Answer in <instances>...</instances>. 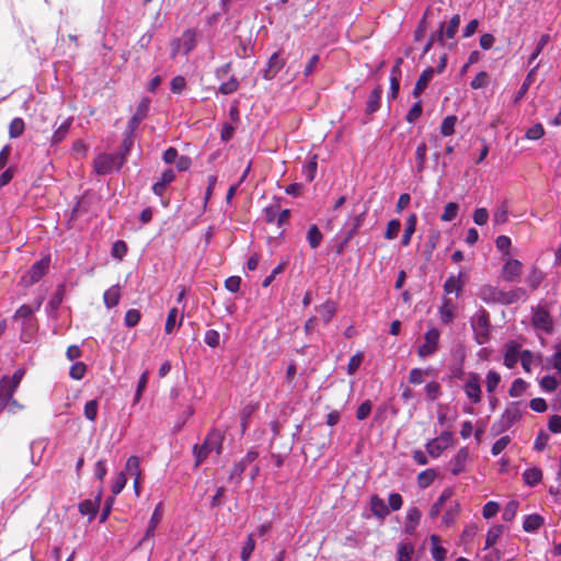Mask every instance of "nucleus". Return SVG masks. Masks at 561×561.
<instances>
[{
  "label": "nucleus",
  "mask_w": 561,
  "mask_h": 561,
  "mask_svg": "<svg viewBox=\"0 0 561 561\" xmlns=\"http://www.w3.org/2000/svg\"><path fill=\"white\" fill-rule=\"evenodd\" d=\"M224 437L219 431H210L202 445H195L193 454L195 456V466H199L211 453L220 455L222 450Z\"/></svg>",
  "instance_id": "obj_1"
},
{
  "label": "nucleus",
  "mask_w": 561,
  "mask_h": 561,
  "mask_svg": "<svg viewBox=\"0 0 561 561\" xmlns=\"http://www.w3.org/2000/svg\"><path fill=\"white\" fill-rule=\"evenodd\" d=\"M471 327L478 344H484L490 339L489 313L485 310L478 311L471 319Z\"/></svg>",
  "instance_id": "obj_2"
},
{
  "label": "nucleus",
  "mask_w": 561,
  "mask_h": 561,
  "mask_svg": "<svg viewBox=\"0 0 561 561\" xmlns=\"http://www.w3.org/2000/svg\"><path fill=\"white\" fill-rule=\"evenodd\" d=\"M124 164V156L102 153L94 160V169L98 174H108L114 170H119Z\"/></svg>",
  "instance_id": "obj_3"
},
{
  "label": "nucleus",
  "mask_w": 561,
  "mask_h": 561,
  "mask_svg": "<svg viewBox=\"0 0 561 561\" xmlns=\"http://www.w3.org/2000/svg\"><path fill=\"white\" fill-rule=\"evenodd\" d=\"M468 400L472 404L481 402L482 389L480 376L477 373H468L462 387Z\"/></svg>",
  "instance_id": "obj_4"
},
{
  "label": "nucleus",
  "mask_w": 561,
  "mask_h": 561,
  "mask_svg": "<svg viewBox=\"0 0 561 561\" xmlns=\"http://www.w3.org/2000/svg\"><path fill=\"white\" fill-rule=\"evenodd\" d=\"M453 444V434L449 431L443 432L438 437L426 444V450L433 458H437Z\"/></svg>",
  "instance_id": "obj_5"
},
{
  "label": "nucleus",
  "mask_w": 561,
  "mask_h": 561,
  "mask_svg": "<svg viewBox=\"0 0 561 561\" xmlns=\"http://www.w3.org/2000/svg\"><path fill=\"white\" fill-rule=\"evenodd\" d=\"M520 417V411L517 404H510L505 411L502 413L500 421L493 425V430H496L497 433L507 431L515 422H517Z\"/></svg>",
  "instance_id": "obj_6"
},
{
  "label": "nucleus",
  "mask_w": 561,
  "mask_h": 561,
  "mask_svg": "<svg viewBox=\"0 0 561 561\" xmlns=\"http://www.w3.org/2000/svg\"><path fill=\"white\" fill-rule=\"evenodd\" d=\"M49 257H45L33 264L27 274L22 277L24 285L31 286L37 283L46 274L49 267Z\"/></svg>",
  "instance_id": "obj_7"
},
{
  "label": "nucleus",
  "mask_w": 561,
  "mask_h": 561,
  "mask_svg": "<svg viewBox=\"0 0 561 561\" xmlns=\"http://www.w3.org/2000/svg\"><path fill=\"white\" fill-rule=\"evenodd\" d=\"M439 335V331L436 328H432L425 333V342L417 350L420 357H427L438 350Z\"/></svg>",
  "instance_id": "obj_8"
},
{
  "label": "nucleus",
  "mask_w": 561,
  "mask_h": 561,
  "mask_svg": "<svg viewBox=\"0 0 561 561\" xmlns=\"http://www.w3.org/2000/svg\"><path fill=\"white\" fill-rule=\"evenodd\" d=\"M533 324L536 329L542 330L546 333H551L553 328L552 319L549 312L541 308L536 307L533 311Z\"/></svg>",
  "instance_id": "obj_9"
},
{
  "label": "nucleus",
  "mask_w": 561,
  "mask_h": 561,
  "mask_svg": "<svg viewBox=\"0 0 561 561\" xmlns=\"http://www.w3.org/2000/svg\"><path fill=\"white\" fill-rule=\"evenodd\" d=\"M459 25H460V15L459 14H456L454 15L446 30H445V23H440V26H439V30L437 32V42H439L442 45H445V39L446 38H454V36L456 35L458 28H459Z\"/></svg>",
  "instance_id": "obj_10"
},
{
  "label": "nucleus",
  "mask_w": 561,
  "mask_h": 561,
  "mask_svg": "<svg viewBox=\"0 0 561 561\" xmlns=\"http://www.w3.org/2000/svg\"><path fill=\"white\" fill-rule=\"evenodd\" d=\"M478 296L486 304H502L503 289L492 285H483L479 289Z\"/></svg>",
  "instance_id": "obj_11"
},
{
  "label": "nucleus",
  "mask_w": 561,
  "mask_h": 561,
  "mask_svg": "<svg viewBox=\"0 0 561 561\" xmlns=\"http://www.w3.org/2000/svg\"><path fill=\"white\" fill-rule=\"evenodd\" d=\"M523 264L515 259L505 262L502 270V277L506 282H514L522 274Z\"/></svg>",
  "instance_id": "obj_12"
},
{
  "label": "nucleus",
  "mask_w": 561,
  "mask_h": 561,
  "mask_svg": "<svg viewBox=\"0 0 561 561\" xmlns=\"http://www.w3.org/2000/svg\"><path fill=\"white\" fill-rule=\"evenodd\" d=\"M285 60L280 57L279 53H274L267 60L266 69L263 77L266 80L273 79L284 67Z\"/></svg>",
  "instance_id": "obj_13"
},
{
  "label": "nucleus",
  "mask_w": 561,
  "mask_h": 561,
  "mask_svg": "<svg viewBox=\"0 0 561 561\" xmlns=\"http://www.w3.org/2000/svg\"><path fill=\"white\" fill-rule=\"evenodd\" d=\"M466 274L463 272H459V274L456 276V275H450L445 284H444V291L445 294L449 295L451 293H456V295L458 296L460 294V291L462 290V287L466 283Z\"/></svg>",
  "instance_id": "obj_14"
},
{
  "label": "nucleus",
  "mask_w": 561,
  "mask_h": 561,
  "mask_svg": "<svg viewBox=\"0 0 561 561\" xmlns=\"http://www.w3.org/2000/svg\"><path fill=\"white\" fill-rule=\"evenodd\" d=\"M520 345L514 341L507 343L504 348V365L513 368L520 357Z\"/></svg>",
  "instance_id": "obj_15"
},
{
  "label": "nucleus",
  "mask_w": 561,
  "mask_h": 561,
  "mask_svg": "<svg viewBox=\"0 0 561 561\" xmlns=\"http://www.w3.org/2000/svg\"><path fill=\"white\" fill-rule=\"evenodd\" d=\"M469 459V450L466 447L460 448L456 456L450 460V471L454 476L459 474L465 470L466 463Z\"/></svg>",
  "instance_id": "obj_16"
},
{
  "label": "nucleus",
  "mask_w": 561,
  "mask_h": 561,
  "mask_svg": "<svg viewBox=\"0 0 561 561\" xmlns=\"http://www.w3.org/2000/svg\"><path fill=\"white\" fill-rule=\"evenodd\" d=\"M366 215L367 210H363L346 222V225L351 226V228L345 234L343 244L350 242L357 234L358 229L363 226L366 219Z\"/></svg>",
  "instance_id": "obj_17"
},
{
  "label": "nucleus",
  "mask_w": 561,
  "mask_h": 561,
  "mask_svg": "<svg viewBox=\"0 0 561 561\" xmlns=\"http://www.w3.org/2000/svg\"><path fill=\"white\" fill-rule=\"evenodd\" d=\"M16 387L9 382V377H3L0 380V404L1 408H7L10 400L12 399Z\"/></svg>",
  "instance_id": "obj_18"
},
{
  "label": "nucleus",
  "mask_w": 561,
  "mask_h": 561,
  "mask_svg": "<svg viewBox=\"0 0 561 561\" xmlns=\"http://www.w3.org/2000/svg\"><path fill=\"white\" fill-rule=\"evenodd\" d=\"M100 502H101V492H99V494L95 496L94 500H84L83 502H81L79 504V512L82 515H87V516H89L90 519H92L98 513Z\"/></svg>",
  "instance_id": "obj_19"
},
{
  "label": "nucleus",
  "mask_w": 561,
  "mask_h": 561,
  "mask_svg": "<svg viewBox=\"0 0 561 561\" xmlns=\"http://www.w3.org/2000/svg\"><path fill=\"white\" fill-rule=\"evenodd\" d=\"M175 179V173L172 169H168L165 170L161 178L159 179V181H157L153 185H152V191L156 195H159L161 196L164 191H165V187L172 183Z\"/></svg>",
  "instance_id": "obj_20"
},
{
  "label": "nucleus",
  "mask_w": 561,
  "mask_h": 561,
  "mask_svg": "<svg viewBox=\"0 0 561 561\" xmlns=\"http://www.w3.org/2000/svg\"><path fill=\"white\" fill-rule=\"evenodd\" d=\"M417 224V216L416 214L412 213L408 216L405 224H404V232L401 239V243L403 247H408L411 243V239L413 233L415 232Z\"/></svg>",
  "instance_id": "obj_21"
},
{
  "label": "nucleus",
  "mask_w": 561,
  "mask_h": 561,
  "mask_svg": "<svg viewBox=\"0 0 561 561\" xmlns=\"http://www.w3.org/2000/svg\"><path fill=\"white\" fill-rule=\"evenodd\" d=\"M401 62H402L401 58L397 59L396 65L393 66V68L391 70L389 96L392 99L397 98L399 88H400V76H401L400 65H401Z\"/></svg>",
  "instance_id": "obj_22"
},
{
  "label": "nucleus",
  "mask_w": 561,
  "mask_h": 561,
  "mask_svg": "<svg viewBox=\"0 0 561 561\" xmlns=\"http://www.w3.org/2000/svg\"><path fill=\"white\" fill-rule=\"evenodd\" d=\"M526 298L527 291L522 287H517L508 291L503 290L502 305H512L517 301L525 300Z\"/></svg>",
  "instance_id": "obj_23"
},
{
  "label": "nucleus",
  "mask_w": 561,
  "mask_h": 561,
  "mask_svg": "<svg viewBox=\"0 0 561 561\" xmlns=\"http://www.w3.org/2000/svg\"><path fill=\"white\" fill-rule=\"evenodd\" d=\"M370 510L373 514L378 518H385L390 513V510L386 502L378 495L371 496Z\"/></svg>",
  "instance_id": "obj_24"
},
{
  "label": "nucleus",
  "mask_w": 561,
  "mask_h": 561,
  "mask_svg": "<svg viewBox=\"0 0 561 561\" xmlns=\"http://www.w3.org/2000/svg\"><path fill=\"white\" fill-rule=\"evenodd\" d=\"M182 321H183V314L179 313V310L176 308H172L169 313H168V317H167V321H165V327H164V330H165V333L170 334L173 332V330L175 328H180L182 325Z\"/></svg>",
  "instance_id": "obj_25"
},
{
  "label": "nucleus",
  "mask_w": 561,
  "mask_h": 561,
  "mask_svg": "<svg viewBox=\"0 0 561 561\" xmlns=\"http://www.w3.org/2000/svg\"><path fill=\"white\" fill-rule=\"evenodd\" d=\"M420 518L421 512L419 511V508L415 506L410 507L407 512L405 517V531L412 534L415 530L416 526L419 525Z\"/></svg>",
  "instance_id": "obj_26"
},
{
  "label": "nucleus",
  "mask_w": 561,
  "mask_h": 561,
  "mask_svg": "<svg viewBox=\"0 0 561 561\" xmlns=\"http://www.w3.org/2000/svg\"><path fill=\"white\" fill-rule=\"evenodd\" d=\"M382 89L381 87H376L368 95V100L366 103V113L373 114L378 111L380 106Z\"/></svg>",
  "instance_id": "obj_27"
},
{
  "label": "nucleus",
  "mask_w": 561,
  "mask_h": 561,
  "mask_svg": "<svg viewBox=\"0 0 561 561\" xmlns=\"http://www.w3.org/2000/svg\"><path fill=\"white\" fill-rule=\"evenodd\" d=\"M119 299H121V286L119 285L112 286L111 288L105 290V293L103 295L104 304L108 309L117 306L119 302Z\"/></svg>",
  "instance_id": "obj_28"
},
{
  "label": "nucleus",
  "mask_w": 561,
  "mask_h": 561,
  "mask_svg": "<svg viewBox=\"0 0 561 561\" xmlns=\"http://www.w3.org/2000/svg\"><path fill=\"white\" fill-rule=\"evenodd\" d=\"M456 306L451 299L445 298L443 305L439 308L440 320L444 323H449L455 317Z\"/></svg>",
  "instance_id": "obj_29"
},
{
  "label": "nucleus",
  "mask_w": 561,
  "mask_h": 561,
  "mask_svg": "<svg viewBox=\"0 0 561 561\" xmlns=\"http://www.w3.org/2000/svg\"><path fill=\"white\" fill-rule=\"evenodd\" d=\"M434 76V69L433 68H427L425 69L420 78L417 79L416 83H415V87H414V90H413V94L415 96H419L427 87L428 82L432 80Z\"/></svg>",
  "instance_id": "obj_30"
},
{
  "label": "nucleus",
  "mask_w": 561,
  "mask_h": 561,
  "mask_svg": "<svg viewBox=\"0 0 561 561\" xmlns=\"http://www.w3.org/2000/svg\"><path fill=\"white\" fill-rule=\"evenodd\" d=\"M161 518H162L161 504H158V506L154 508V511L152 513V516L149 520L148 529H147L144 538L141 539V542H144L148 538H151L154 536V530H156L157 526L159 525V523L161 522Z\"/></svg>",
  "instance_id": "obj_31"
},
{
  "label": "nucleus",
  "mask_w": 561,
  "mask_h": 561,
  "mask_svg": "<svg viewBox=\"0 0 561 561\" xmlns=\"http://www.w3.org/2000/svg\"><path fill=\"white\" fill-rule=\"evenodd\" d=\"M451 494H453V492L450 489H446L442 492L438 500L432 505V507L430 510L431 518H436L439 515L440 511L444 507L445 502L450 500Z\"/></svg>",
  "instance_id": "obj_32"
},
{
  "label": "nucleus",
  "mask_w": 561,
  "mask_h": 561,
  "mask_svg": "<svg viewBox=\"0 0 561 561\" xmlns=\"http://www.w3.org/2000/svg\"><path fill=\"white\" fill-rule=\"evenodd\" d=\"M414 553V545L409 541H402L398 545L397 561H411Z\"/></svg>",
  "instance_id": "obj_33"
},
{
  "label": "nucleus",
  "mask_w": 561,
  "mask_h": 561,
  "mask_svg": "<svg viewBox=\"0 0 561 561\" xmlns=\"http://www.w3.org/2000/svg\"><path fill=\"white\" fill-rule=\"evenodd\" d=\"M179 39L182 41L183 54L187 55L196 45V33L193 30H187Z\"/></svg>",
  "instance_id": "obj_34"
},
{
  "label": "nucleus",
  "mask_w": 561,
  "mask_h": 561,
  "mask_svg": "<svg viewBox=\"0 0 561 561\" xmlns=\"http://www.w3.org/2000/svg\"><path fill=\"white\" fill-rule=\"evenodd\" d=\"M432 541V557L435 561H444L446 559V549L439 545V537L437 535L431 536Z\"/></svg>",
  "instance_id": "obj_35"
},
{
  "label": "nucleus",
  "mask_w": 561,
  "mask_h": 561,
  "mask_svg": "<svg viewBox=\"0 0 561 561\" xmlns=\"http://www.w3.org/2000/svg\"><path fill=\"white\" fill-rule=\"evenodd\" d=\"M543 524V518L538 514L526 516L523 528L527 533L536 531Z\"/></svg>",
  "instance_id": "obj_36"
},
{
  "label": "nucleus",
  "mask_w": 561,
  "mask_h": 561,
  "mask_svg": "<svg viewBox=\"0 0 561 561\" xmlns=\"http://www.w3.org/2000/svg\"><path fill=\"white\" fill-rule=\"evenodd\" d=\"M524 481L527 485H536L542 479V471L539 468H530L523 473Z\"/></svg>",
  "instance_id": "obj_37"
},
{
  "label": "nucleus",
  "mask_w": 561,
  "mask_h": 561,
  "mask_svg": "<svg viewBox=\"0 0 561 561\" xmlns=\"http://www.w3.org/2000/svg\"><path fill=\"white\" fill-rule=\"evenodd\" d=\"M322 239H323V234L320 231V229L318 228V226L312 225L309 228L308 233H307V240L309 242V245L312 249H317L321 244Z\"/></svg>",
  "instance_id": "obj_38"
},
{
  "label": "nucleus",
  "mask_w": 561,
  "mask_h": 561,
  "mask_svg": "<svg viewBox=\"0 0 561 561\" xmlns=\"http://www.w3.org/2000/svg\"><path fill=\"white\" fill-rule=\"evenodd\" d=\"M125 469L128 474L134 477V479L141 477L140 461L137 456H130L127 459Z\"/></svg>",
  "instance_id": "obj_39"
},
{
  "label": "nucleus",
  "mask_w": 561,
  "mask_h": 561,
  "mask_svg": "<svg viewBox=\"0 0 561 561\" xmlns=\"http://www.w3.org/2000/svg\"><path fill=\"white\" fill-rule=\"evenodd\" d=\"M501 375L495 371V370H489L488 374H486V377H485V387H486V391L488 393L492 394L499 383L501 382Z\"/></svg>",
  "instance_id": "obj_40"
},
{
  "label": "nucleus",
  "mask_w": 561,
  "mask_h": 561,
  "mask_svg": "<svg viewBox=\"0 0 561 561\" xmlns=\"http://www.w3.org/2000/svg\"><path fill=\"white\" fill-rule=\"evenodd\" d=\"M71 123H72V119L68 118L55 130V133L53 134V137H51V141L54 144H59L60 141H62L65 139L66 135L69 131Z\"/></svg>",
  "instance_id": "obj_41"
},
{
  "label": "nucleus",
  "mask_w": 561,
  "mask_h": 561,
  "mask_svg": "<svg viewBox=\"0 0 561 561\" xmlns=\"http://www.w3.org/2000/svg\"><path fill=\"white\" fill-rule=\"evenodd\" d=\"M503 533L502 526H493L488 530L486 538H485V547L484 549H489L492 546L495 545V542L499 540Z\"/></svg>",
  "instance_id": "obj_42"
},
{
  "label": "nucleus",
  "mask_w": 561,
  "mask_h": 561,
  "mask_svg": "<svg viewBox=\"0 0 561 561\" xmlns=\"http://www.w3.org/2000/svg\"><path fill=\"white\" fill-rule=\"evenodd\" d=\"M543 279V274L538 268H531L530 273L528 274L526 282L529 285L531 290H535L539 287Z\"/></svg>",
  "instance_id": "obj_43"
},
{
  "label": "nucleus",
  "mask_w": 561,
  "mask_h": 561,
  "mask_svg": "<svg viewBox=\"0 0 561 561\" xmlns=\"http://www.w3.org/2000/svg\"><path fill=\"white\" fill-rule=\"evenodd\" d=\"M458 210L459 206L457 203H448L445 206L443 214L440 215V220L446 222L453 221L457 217Z\"/></svg>",
  "instance_id": "obj_44"
},
{
  "label": "nucleus",
  "mask_w": 561,
  "mask_h": 561,
  "mask_svg": "<svg viewBox=\"0 0 561 561\" xmlns=\"http://www.w3.org/2000/svg\"><path fill=\"white\" fill-rule=\"evenodd\" d=\"M319 313H320V317L321 319L323 320L324 323H329L334 313H335V306L333 302L331 301H327L324 302L320 308H319Z\"/></svg>",
  "instance_id": "obj_45"
},
{
  "label": "nucleus",
  "mask_w": 561,
  "mask_h": 561,
  "mask_svg": "<svg viewBox=\"0 0 561 561\" xmlns=\"http://www.w3.org/2000/svg\"><path fill=\"white\" fill-rule=\"evenodd\" d=\"M457 123V117L455 115H449L444 118L440 125V133L443 136L447 137L454 134L455 125Z\"/></svg>",
  "instance_id": "obj_46"
},
{
  "label": "nucleus",
  "mask_w": 561,
  "mask_h": 561,
  "mask_svg": "<svg viewBox=\"0 0 561 561\" xmlns=\"http://www.w3.org/2000/svg\"><path fill=\"white\" fill-rule=\"evenodd\" d=\"M436 473L433 469H426L419 473L417 483L422 489L427 488L435 479Z\"/></svg>",
  "instance_id": "obj_47"
},
{
  "label": "nucleus",
  "mask_w": 561,
  "mask_h": 561,
  "mask_svg": "<svg viewBox=\"0 0 561 561\" xmlns=\"http://www.w3.org/2000/svg\"><path fill=\"white\" fill-rule=\"evenodd\" d=\"M401 222L399 219H391L386 228L385 238L387 240H394L400 231Z\"/></svg>",
  "instance_id": "obj_48"
},
{
  "label": "nucleus",
  "mask_w": 561,
  "mask_h": 561,
  "mask_svg": "<svg viewBox=\"0 0 561 561\" xmlns=\"http://www.w3.org/2000/svg\"><path fill=\"white\" fill-rule=\"evenodd\" d=\"M540 388L546 392H552L558 389L560 380L553 376H545L540 380Z\"/></svg>",
  "instance_id": "obj_49"
},
{
  "label": "nucleus",
  "mask_w": 561,
  "mask_h": 561,
  "mask_svg": "<svg viewBox=\"0 0 561 561\" xmlns=\"http://www.w3.org/2000/svg\"><path fill=\"white\" fill-rule=\"evenodd\" d=\"M254 549H255V541H254L253 535L250 534L242 547L241 560L248 561L250 559L252 552L254 551Z\"/></svg>",
  "instance_id": "obj_50"
},
{
  "label": "nucleus",
  "mask_w": 561,
  "mask_h": 561,
  "mask_svg": "<svg viewBox=\"0 0 561 561\" xmlns=\"http://www.w3.org/2000/svg\"><path fill=\"white\" fill-rule=\"evenodd\" d=\"M518 505L519 504L516 500L508 501L503 510V514H502L503 519L506 522L512 520L517 513Z\"/></svg>",
  "instance_id": "obj_51"
},
{
  "label": "nucleus",
  "mask_w": 561,
  "mask_h": 561,
  "mask_svg": "<svg viewBox=\"0 0 561 561\" xmlns=\"http://www.w3.org/2000/svg\"><path fill=\"white\" fill-rule=\"evenodd\" d=\"M126 483H127V478H126L125 472H123V471L118 472L113 481V484H112L113 496L119 494L123 491V489L125 488Z\"/></svg>",
  "instance_id": "obj_52"
},
{
  "label": "nucleus",
  "mask_w": 561,
  "mask_h": 561,
  "mask_svg": "<svg viewBox=\"0 0 561 561\" xmlns=\"http://www.w3.org/2000/svg\"><path fill=\"white\" fill-rule=\"evenodd\" d=\"M24 122L22 118H14L9 125V135L11 138H18L24 131Z\"/></svg>",
  "instance_id": "obj_53"
},
{
  "label": "nucleus",
  "mask_w": 561,
  "mask_h": 561,
  "mask_svg": "<svg viewBox=\"0 0 561 561\" xmlns=\"http://www.w3.org/2000/svg\"><path fill=\"white\" fill-rule=\"evenodd\" d=\"M426 151H427V148H426V145L424 142L420 144L416 147L415 158H416V161H417V172H422L424 170V168H425Z\"/></svg>",
  "instance_id": "obj_54"
},
{
  "label": "nucleus",
  "mask_w": 561,
  "mask_h": 561,
  "mask_svg": "<svg viewBox=\"0 0 561 561\" xmlns=\"http://www.w3.org/2000/svg\"><path fill=\"white\" fill-rule=\"evenodd\" d=\"M99 402L98 400H90L84 405V416L87 420L94 422L98 416Z\"/></svg>",
  "instance_id": "obj_55"
},
{
  "label": "nucleus",
  "mask_w": 561,
  "mask_h": 561,
  "mask_svg": "<svg viewBox=\"0 0 561 561\" xmlns=\"http://www.w3.org/2000/svg\"><path fill=\"white\" fill-rule=\"evenodd\" d=\"M545 135L543 126L538 123L526 130L525 137L529 140H538Z\"/></svg>",
  "instance_id": "obj_56"
},
{
  "label": "nucleus",
  "mask_w": 561,
  "mask_h": 561,
  "mask_svg": "<svg viewBox=\"0 0 561 561\" xmlns=\"http://www.w3.org/2000/svg\"><path fill=\"white\" fill-rule=\"evenodd\" d=\"M87 366L82 362L75 363L69 370V375L75 380H81L84 377Z\"/></svg>",
  "instance_id": "obj_57"
},
{
  "label": "nucleus",
  "mask_w": 561,
  "mask_h": 561,
  "mask_svg": "<svg viewBox=\"0 0 561 561\" xmlns=\"http://www.w3.org/2000/svg\"><path fill=\"white\" fill-rule=\"evenodd\" d=\"M507 219H508V209L503 204L495 209V211L493 214V222H494V225H502V224L506 222Z\"/></svg>",
  "instance_id": "obj_58"
},
{
  "label": "nucleus",
  "mask_w": 561,
  "mask_h": 561,
  "mask_svg": "<svg viewBox=\"0 0 561 561\" xmlns=\"http://www.w3.org/2000/svg\"><path fill=\"white\" fill-rule=\"evenodd\" d=\"M317 173V161L313 158L308 163H306L302 168V174L308 182L313 181Z\"/></svg>",
  "instance_id": "obj_59"
},
{
  "label": "nucleus",
  "mask_w": 561,
  "mask_h": 561,
  "mask_svg": "<svg viewBox=\"0 0 561 561\" xmlns=\"http://www.w3.org/2000/svg\"><path fill=\"white\" fill-rule=\"evenodd\" d=\"M126 253H127V244L124 241L118 240L113 244L112 251H111V254L113 257L122 260L126 255Z\"/></svg>",
  "instance_id": "obj_60"
},
{
  "label": "nucleus",
  "mask_w": 561,
  "mask_h": 561,
  "mask_svg": "<svg viewBox=\"0 0 561 561\" xmlns=\"http://www.w3.org/2000/svg\"><path fill=\"white\" fill-rule=\"evenodd\" d=\"M489 83V75L485 71H480L476 78L471 81L470 85L472 89L478 90L486 87Z\"/></svg>",
  "instance_id": "obj_61"
},
{
  "label": "nucleus",
  "mask_w": 561,
  "mask_h": 561,
  "mask_svg": "<svg viewBox=\"0 0 561 561\" xmlns=\"http://www.w3.org/2000/svg\"><path fill=\"white\" fill-rule=\"evenodd\" d=\"M425 392L430 400H436L440 394V386L436 381H431L425 386Z\"/></svg>",
  "instance_id": "obj_62"
},
{
  "label": "nucleus",
  "mask_w": 561,
  "mask_h": 561,
  "mask_svg": "<svg viewBox=\"0 0 561 561\" xmlns=\"http://www.w3.org/2000/svg\"><path fill=\"white\" fill-rule=\"evenodd\" d=\"M525 390L526 382L523 379L518 378L513 381L508 393L511 397H519Z\"/></svg>",
  "instance_id": "obj_63"
},
{
  "label": "nucleus",
  "mask_w": 561,
  "mask_h": 561,
  "mask_svg": "<svg viewBox=\"0 0 561 561\" xmlns=\"http://www.w3.org/2000/svg\"><path fill=\"white\" fill-rule=\"evenodd\" d=\"M551 364L561 377V342L557 345V351L551 357Z\"/></svg>",
  "instance_id": "obj_64"
}]
</instances>
